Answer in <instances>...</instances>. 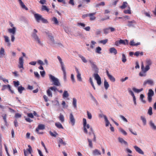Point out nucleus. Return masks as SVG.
<instances>
[{"label": "nucleus", "instance_id": "nucleus-1", "mask_svg": "<svg viewBox=\"0 0 156 156\" xmlns=\"http://www.w3.org/2000/svg\"><path fill=\"white\" fill-rule=\"evenodd\" d=\"M83 125L84 132L86 134L88 133L87 129H89L90 130L89 132L88 133L90 135L92 134L94 135V138L93 139V141L94 142H95L96 141V137L94 133L93 129L92 127H90V126L88 124H87V120L86 119H83Z\"/></svg>", "mask_w": 156, "mask_h": 156}, {"label": "nucleus", "instance_id": "nucleus-2", "mask_svg": "<svg viewBox=\"0 0 156 156\" xmlns=\"http://www.w3.org/2000/svg\"><path fill=\"white\" fill-rule=\"evenodd\" d=\"M145 66L144 67L143 62H142L141 65V68L144 71H148L150 69V66L152 64V60L149 58L146 59L145 61Z\"/></svg>", "mask_w": 156, "mask_h": 156}, {"label": "nucleus", "instance_id": "nucleus-3", "mask_svg": "<svg viewBox=\"0 0 156 156\" xmlns=\"http://www.w3.org/2000/svg\"><path fill=\"white\" fill-rule=\"evenodd\" d=\"M16 27L13 24L10 23V34H12L11 36V41L12 42L15 41L14 36L16 34Z\"/></svg>", "mask_w": 156, "mask_h": 156}, {"label": "nucleus", "instance_id": "nucleus-4", "mask_svg": "<svg viewBox=\"0 0 156 156\" xmlns=\"http://www.w3.org/2000/svg\"><path fill=\"white\" fill-rule=\"evenodd\" d=\"M34 17L36 21L38 23L40 22L41 21L44 23H48V21L43 18L41 15L39 14H35Z\"/></svg>", "mask_w": 156, "mask_h": 156}, {"label": "nucleus", "instance_id": "nucleus-5", "mask_svg": "<svg viewBox=\"0 0 156 156\" xmlns=\"http://www.w3.org/2000/svg\"><path fill=\"white\" fill-rule=\"evenodd\" d=\"M49 77L53 83V84L56 86H59L60 85L59 80L51 74L49 75Z\"/></svg>", "mask_w": 156, "mask_h": 156}, {"label": "nucleus", "instance_id": "nucleus-6", "mask_svg": "<svg viewBox=\"0 0 156 156\" xmlns=\"http://www.w3.org/2000/svg\"><path fill=\"white\" fill-rule=\"evenodd\" d=\"M32 36L34 39V41H35L36 43L40 45H42V43L40 39L36 34H35V33H33Z\"/></svg>", "mask_w": 156, "mask_h": 156}, {"label": "nucleus", "instance_id": "nucleus-7", "mask_svg": "<svg viewBox=\"0 0 156 156\" xmlns=\"http://www.w3.org/2000/svg\"><path fill=\"white\" fill-rule=\"evenodd\" d=\"M147 94L148 101L149 103H151L152 101V97L154 95V92L152 89H149Z\"/></svg>", "mask_w": 156, "mask_h": 156}, {"label": "nucleus", "instance_id": "nucleus-8", "mask_svg": "<svg viewBox=\"0 0 156 156\" xmlns=\"http://www.w3.org/2000/svg\"><path fill=\"white\" fill-rule=\"evenodd\" d=\"M24 59L23 57H20L19 58L18 67L19 69H24Z\"/></svg>", "mask_w": 156, "mask_h": 156}, {"label": "nucleus", "instance_id": "nucleus-9", "mask_svg": "<svg viewBox=\"0 0 156 156\" xmlns=\"http://www.w3.org/2000/svg\"><path fill=\"white\" fill-rule=\"evenodd\" d=\"M47 36L48 40L49 43L51 45H53L54 44V37L51 34L48 33L47 34Z\"/></svg>", "mask_w": 156, "mask_h": 156}, {"label": "nucleus", "instance_id": "nucleus-10", "mask_svg": "<svg viewBox=\"0 0 156 156\" xmlns=\"http://www.w3.org/2000/svg\"><path fill=\"white\" fill-rule=\"evenodd\" d=\"M69 123L72 126H74L75 123V120L73 113H70L69 115Z\"/></svg>", "mask_w": 156, "mask_h": 156}, {"label": "nucleus", "instance_id": "nucleus-11", "mask_svg": "<svg viewBox=\"0 0 156 156\" xmlns=\"http://www.w3.org/2000/svg\"><path fill=\"white\" fill-rule=\"evenodd\" d=\"M94 76L95 79L96 80L97 84L100 86L101 83V78L99 75L97 73L94 74Z\"/></svg>", "mask_w": 156, "mask_h": 156}, {"label": "nucleus", "instance_id": "nucleus-12", "mask_svg": "<svg viewBox=\"0 0 156 156\" xmlns=\"http://www.w3.org/2000/svg\"><path fill=\"white\" fill-rule=\"evenodd\" d=\"M123 44L124 45H127L128 44V41L127 40H123L120 39L119 41H117L115 42V44L119 46L120 44Z\"/></svg>", "mask_w": 156, "mask_h": 156}, {"label": "nucleus", "instance_id": "nucleus-13", "mask_svg": "<svg viewBox=\"0 0 156 156\" xmlns=\"http://www.w3.org/2000/svg\"><path fill=\"white\" fill-rule=\"evenodd\" d=\"M57 58L59 62V63L60 64L61 69L63 70L64 69H65L66 68L65 67V65L63 62L62 60V58L59 56H57Z\"/></svg>", "mask_w": 156, "mask_h": 156}, {"label": "nucleus", "instance_id": "nucleus-14", "mask_svg": "<svg viewBox=\"0 0 156 156\" xmlns=\"http://www.w3.org/2000/svg\"><path fill=\"white\" fill-rule=\"evenodd\" d=\"M45 129V126L44 125L40 124L38 125L36 129V131L39 134H42V133L39 132V130H43Z\"/></svg>", "mask_w": 156, "mask_h": 156}, {"label": "nucleus", "instance_id": "nucleus-15", "mask_svg": "<svg viewBox=\"0 0 156 156\" xmlns=\"http://www.w3.org/2000/svg\"><path fill=\"white\" fill-rule=\"evenodd\" d=\"M75 70L76 71L77 74L76 75V77L78 80L80 81H82V78L81 77V74L80 73L79 69L76 67L75 68Z\"/></svg>", "mask_w": 156, "mask_h": 156}, {"label": "nucleus", "instance_id": "nucleus-16", "mask_svg": "<svg viewBox=\"0 0 156 156\" xmlns=\"http://www.w3.org/2000/svg\"><path fill=\"white\" fill-rule=\"evenodd\" d=\"M147 84L153 85L154 84V82L152 80L148 79L145 81L143 83V85L144 86H145Z\"/></svg>", "mask_w": 156, "mask_h": 156}, {"label": "nucleus", "instance_id": "nucleus-17", "mask_svg": "<svg viewBox=\"0 0 156 156\" xmlns=\"http://www.w3.org/2000/svg\"><path fill=\"white\" fill-rule=\"evenodd\" d=\"M149 124L151 128L154 130H156V125H155L154 123L153 122L152 120H150L149 122Z\"/></svg>", "mask_w": 156, "mask_h": 156}, {"label": "nucleus", "instance_id": "nucleus-18", "mask_svg": "<svg viewBox=\"0 0 156 156\" xmlns=\"http://www.w3.org/2000/svg\"><path fill=\"white\" fill-rule=\"evenodd\" d=\"M90 63L91 64V66L92 68L94 69L95 71L96 72H97L98 71V69L97 68V66L95 64L94 62L92 61L91 60H89V61Z\"/></svg>", "mask_w": 156, "mask_h": 156}, {"label": "nucleus", "instance_id": "nucleus-19", "mask_svg": "<svg viewBox=\"0 0 156 156\" xmlns=\"http://www.w3.org/2000/svg\"><path fill=\"white\" fill-rule=\"evenodd\" d=\"M96 13H90L86 15V16H88L90 17V20L92 21L95 20L96 17L94 16Z\"/></svg>", "mask_w": 156, "mask_h": 156}, {"label": "nucleus", "instance_id": "nucleus-20", "mask_svg": "<svg viewBox=\"0 0 156 156\" xmlns=\"http://www.w3.org/2000/svg\"><path fill=\"white\" fill-rule=\"evenodd\" d=\"M136 24V22L134 20L128 21L127 26L129 27H134L135 25Z\"/></svg>", "mask_w": 156, "mask_h": 156}, {"label": "nucleus", "instance_id": "nucleus-21", "mask_svg": "<svg viewBox=\"0 0 156 156\" xmlns=\"http://www.w3.org/2000/svg\"><path fill=\"white\" fill-rule=\"evenodd\" d=\"M133 147L135 149L136 151L139 154L142 155H143L144 154V152L143 151L138 147L135 146Z\"/></svg>", "mask_w": 156, "mask_h": 156}, {"label": "nucleus", "instance_id": "nucleus-22", "mask_svg": "<svg viewBox=\"0 0 156 156\" xmlns=\"http://www.w3.org/2000/svg\"><path fill=\"white\" fill-rule=\"evenodd\" d=\"M106 74L110 80L113 82L115 81V78L112 75H110L108 71H106Z\"/></svg>", "mask_w": 156, "mask_h": 156}, {"label": "nucleus", "instance_id": "nucleus-23", "mask_svg": "<svg viewBox=\"0 0 156 156\" xmlns=\"http://www.w3.org/2000/svg\"><path fill=\"white\" fill-rule=\"evenodd\" d=\"M22 8L26 10H28V8L25 6L21 0H18Z\"/></svg>", "mask_w": 156, "mask_h": 156}, {"label": "nucleus", "instance_id": "nucleus-24", "mask_svg": "<svg viewBox=\"0 0 156 156\" xmlns=\"http://www.w3.org/2000/svg\"><path fill=\"white\" fill-rule=\"evenodd\" d=\"M92 153L93 155L94 156L100 155L101 154L100 151L97 149L94 150Z\"/></svg>", "mask_w": 156, "mask_h": 156}, {"label": "nucleus", "instance_id": "nucleus-25", "mask_svg": "<svg viewBox=\"0 0 156 156\" xmlns=\"http://www.w3.org/2000/svg\"><path fill=\"white\" fill-rule=\"evenodd\" d=\"M118 140L119 142L121 144H123L126 145H128V143L127 142L125 141L123 138L120 137H119Z\"/></svg>", "mask_w": 156, "mask_h": 156}, {"label": "nucleus", "instance_id": "nucleus-26", "mask_svg": "<svg viewBox=\"0 0 156 156\" xmlns=\"http://www.w3.org/2000/svg\"><path fill=\"white\" fill-rule=\"evenodd\" d=\"M128 6H129L127 3L126 2H123L122 5L120 6L119 8L122 9H124L126 7H128Z\"/></svg>", "mask_w": 156, "mask_h": 156}, {"label": "nucleus", "instance_id": "nucleus-27", "mask_svg": "<svg viewBox=\"0 0 156 156\" xmlns=\"http://www.w3.org/2000/svg\"><path fill=\"white\" fill-rule=\"evenodd\" d=\"M109 51L110 53H113L115 55H116L117 53V51L116 50L114 47L110 48L109 49Z\"/></svg>", "mask_w": 156, "mask_h": 156}, {"label": "nucleus", "instance_id": "nucleus-28", "mask_svg": "<svg viewBox=\"0 0 156 156\" xmlns=\"http://www.w3.org/2000/svg\"><path fill=\"white\" fill-rule=\"evenodd\" d=\"M141 70L142 71V72H140L139 73V75L140 76H146V73L147 71H145L144 70H143V69L142 68H141Z\"/></svg>", "mask_w": 156, "mask_h": 156}, {"label": "nucleus", "instance_id": "nucleus-29", "mask_svg": "<svg viewBox=\"0 0 156 156\" xmlns=\"http://www.w3.org/2000/svg\"><path fill=\"white\" fill-rule=\"evenodd\" d=\"M140 44V42L135 43L133 40H132L130 42V45L132 46H137Z\"/></svg>", "mask_w": 156, "mask_h": 156}, {"label": "nucleus", "instance_id": "nucleus-30", "mask_svg": "<svg viewBox=\"0 0 156 156\" xmlns=\"http://www.w3.org/2000/svg\"><path fill=\"white\" fill-rule=\"evenodd\" d=\"M87 140L89 147L90 148H92L93 147V145L92 140L89 138H87Z\"/></svg>", "mask_w": 156, "mask_h": 156}, {"label": "nucleus", "instance_id": "nucleus-31", "mask_svg": "<svg viewBox=\"0 0 156 156\" xmlns=\"http://www.w3.org/2000/svg\"><path fill=\"white\" fill-rule=\"evenodd\" d=\"M104 86L105 89L106 90H107L109 87V85L108 82L106 80H105L104 81Z\"/></svg>", "mask_w": 156, "mask_h": 156}, {"label": "nucleus", "instance_id": "nucleus-32", "mask_svg": "<svg viewBox=\"0 0 156 156\" xmlns=\"http://www.w3.org/2000/svg\"><path fill=\"white\" fill-rule=\"evenodd\" d=\"M18 90L20 94H22L23 91L25 90V88L22 86H20L18 87Z\"/></svg>", "mask_w": 156, "mask_h": 156}, {"label": "nucleus", "instance_id": "nucleus-33", "mask_svg": "<svg viewBox=\"0 0 156 156\" xmlns=\"http://www.w3.org/2000/svg\"><path fill=\"white\" fill-rule=\"evenodd\" d=\"M123 12L125 14H131V12L130 6H128V9L127 10H124L123 11Z\"/></svg>", "mask_w": 156, "mask_h": 156}, {"label": "nucleus", "instance_id": "nucleus-34", "mask_svg": "<svg viewBox=\"0 0 156 156\" xmlns=\"http://www.w3.org/2000/svg\"><path fill=\"white\" fill-rule=\"evenodd\" d=\"M76 102L77 100L76 98H73V107L75 108H77Z\"/></svg>", "mask_w": 156, "mask_h": 156}, {"label": "nucleus", "instance_id": "nucleus-35", "mask_svg": "<svg viewBox=\"0 0 156 156\" xmlns=\"http://www.w3.org/2000/svg\"><path fill=\"white\" fill-rule=\"evenodd\" d=\"M69 96V94L68 91L66 90H65L62 95L63 98H68Z\"/></svg>", "mask_w": 156, "mask_h": 156}, {"label": "nucleus", "instance_id": "nucleus-36", "mask_svg": "<svg viewBox=\"0 0 156 156\" xmlns=\"http://www.w3.org/2000/svg\"><path fill=\"white\" fill-rule=\"evenodd\" d=\"M51 21L54 22V23L55 24H58V21L57 18L55 17H53L51 19Z\"/></svg>", "mask_w": 156, "mask_h": 156}, {"label": "nucleus", "instance_id": "nucleus-37", "mask_svg": "<svg viewBox=\"0 0 156 156\" xmlns=\"http://www.w3.org/2000/svg\"><path fill=\"white\" fill-rule=\"evenodd\" d=\"M59 120L62 122H63L64 121V116L63 115L60 113L58 117Z\"/></svg>", "mask_w": 156, "mask_h": 156}, {"label": "nucleus", "instance_id": "nucleus-38", "mask_svg": "<svg viewBox=\"0 0 156 156\" xmlns=\"http://www.w3.org/2000/svg\"><path fill=\"white\" fill-rule=\"evenodd\" d=\"M101 48L100 47L98 46L96 48L95 52L98 54H100L101 53Z\"/></svg>", "mask_w": 156, "mask_h": 156}, {"label": "nucleus", "instance_id": "nucleus-39", "mask_svg": "<svg viewBox=\"0 0 156 156\" xmlns=\"http://www.w3.org/2000/svg\"><path fill=\"white\" fill-rule=\"evenodd\" d=\"M63 72V79L65 81H66V69H64L63 70H62Z\"/></svg>", "mask_w": 156, "mask_h": 156}, {"label": "nucleus", "instance_id": "nucleus-40", "mask_svg": "<svg viewBox=\"0 0 156 156\" xmlns=\"http://www.w3.org/2000/svg\"><path fill=\"white\" fill-rule=\"evenodd\" d=\"M96 42L94 41H91V44H90V48L92 49H93L95 47V45L96 44Z\"/></svg>", "mask_w": 156, "mask_h": 156}, {"label": "nucleus", "instance_id": "nucleus-41", "mask_svg": "<svg viewBox=\"0 0 156 156\" xmlns=\"http://www.w3.org/2000/svg\"><path fill=\"white\" fill-rule=\"evenodd\" d=\"M140 119L142 120L143 125L145 126L146 124V120L144 116H141Z\"/></svg>", "mask_w": 156, "mask_h": 156}, {"label": "nucleus", "instance_id": "nucleus-42", "mask_svg": "<svg viewBox=\"0 0 156 156\" xmlns=\"http://www.w3.org/2000/svg\"><path fill=\"white\" fill-rule=\"evenodd\" d=\"M55 126L59 129H63V127L62 124L59 122H56L55 123Z\"/></svg>", "mask_w": 156, "mask_h": 156}, {"label": "nucleus", "instance_id": "nucleus-43", "mask_svg": "<svg viewBox=\"0 0 156 156\" xmlns=\"http://www.w3.org/2000/svg\"><path fill=\"white\" fill-rule=\"evenodd\" d=\"M79 57L81 58L82 61L84 63H86L87 62V60L85 58L81 55H79Z\"/></svg>", "mask_w": 156, "mask_h": 156}, {"label": "nucleus", "instance_id": "nucleus-44", "mask_svg": "<svg viewBox=\"0 0 156 156\" xmlns=\"http://www.w3.org/2000/svg\"><path fill=\"white\" fill-rule=\"evenodd\" d=\"M133 90L135 92L138 93L142 91L143 90V89L142 88H141L140 89H136L135 87H134L133 88Z\"/></svg>", "mask_w": 156, "mask_h": 156}, {"label": "nucleus", "instance_id": "nucleus-45", "mask_svg": "<svg viewBox=\"0 0 156 156\" xmlns=\"http://www.w3.org/2000/svg\"><path fill=\"white\" fill-rule=\"evenodd\" d=\"M77 26L84 28L85 27V24L83 23H81L80 22H78L77 24Z\"/></svg>", "mask_w": 156, "mask_h": 156}, {"label": "nucleus", "instance_id": "nucleus-46", "mask_svg": "<svg viewBox=\"0 0 156 156\" xmlns=\"http://www.w3.org/2000/svg\"><path fill=\"white\" fill-rule=\"evenodd\" d=\"M105 122L106 124L105 126H108L109 125H110V126H111V124H110V123L107 117H105Z\"/></svg>", "mask_w": 156, "mask_h": 156}, {"label": "nucleus", "instance_id": "nucleus-47", "mask_svg": "<svg viewBox=\"0 0 156 156\" xmlns=\"http://www.w3.org/2000/svg\"><path fill=\"white\" fill-rule=\"evenodd\" d=\"M122 61L125 63L126 61V57L124 54H122Z\"/></svg>", "mask_w": 156, "mask_h": 156}, {"label": "nucleus", "instance_id": "nucleus-48", "mask_svg": "<svg viewBox=\"0 0 156 156\" xmlns=\"http://www.w3.org/2000/svg\"><path fill=\"white\" fill-rule=\"evenodd\" d=\"M49 133L51 136L55 137H56L58 135V134L56 132H55L54 133H53L51 131H49Z\"/></svg>", "mask_w": 156, "mask_h": 156}, {"label": "nucleus", "instance_id": "nucleus-49", "mask_svg": "<svg viewBox=\"0 0 156 156\" xmlns=\"http://www.w3.org/2000/svg\"><path fill=\"white\" fill-rule=\"evenodd\" d=\"M16 52L12 51L11 53V58L12 59L15 58L16 57Z\"/></svg>", "mask_w": 156, "mask_h": 156}, {"label": "nucleus", "instance_id": "nucleus-50", "mask_svg": "<svg viewBox=\"0 0 156 156\" xmlns=\"http://www.w3.org/2000/svg\"><path fill=\"white\" fill-rule=\"evenodd\" d=\"M47 93L49 97H52V94L51 91V90L50 89H48V90H47Z\"/></svg>", "mask_w": 156, "mask_h": 156}, {"label": "nucleus", "instance_id": "nucleus-51", "mask_svg": "<svg viewBox=\"0 0 156 156\" xmlns=\"http://www.w3.org/2000/svg\"><path fill=\"white\" fill-rule=\"evenodd\" d=\"M152 108L151 107H150L149 109L148 110L147 113L150 115H151L152 114Z\"/></svg>", "mask_w": 156, "mask_h": 156}, {"label": "nucleus", "instance_id": "nucleus-52", "mask_svg": "<svg viewBox=\"0 0 156 156\" xmlns=\"http://www.w3.org/2000/svg\"><path fill=\"white\" fill-rule=\"evenodd\" d=\"M87 113L88 118L89 119H91L92 118L91 114L88 111H87Z\"/></svg>", "mask_w": 156, "mask_h": 156}, {"label": "nucleus", "instance_id": "nucleus-53", "mask_svg": "<svg viewBox=\"0 0 156 156\" xmlns=\"http://www.w3.org/2000/svg\"><path fill=\"white\" fill-rule=\"evenodd\" d=\"M103 32L105 34H107L109 32V27H107L103 29Z\"/></svg>", "mask_w": 156, "mask_h": 156}, {"label": "nucleus", "instance_id": "nucleus-54", "mask_svg": "<svg viewBox=\"0 0 156 156\" xmlns=\"http://www.w3.org/2000/svg\"><path fill=\"white\" fill-rule=\"evenodd\" d=\"M108 41V39H106L105 40L100 41H99V42L100 43H101L104 44H105Z\"/></svg>", "mask_w": 156, "mask_h": 156}, {"label": "nucleus", "instance_id": "nucleus-55", "mask_svg": "<svg viewBox=\"0 0 156 156\" xmlns=\"http://www.w3.org/2000/svg\"><path fill=\"white\" fill-rule=\"evenodd\" d=\"M142 13L144 14L145 15V16L149 18L151 17V16L149 12L144 11L142 12Z\"/></svg>", "mask_w": 156, "mask_h": 156}, {"label": "nucleus", "instance_id": "nucleus-56", "mask_svg": "<svg viewBox=\"0 0 156 156\" xmlns=\"http://www.w3.org/2000/svg\"><path fill=\"white\" fill-rule=\"evenodd\" d=\"M70 78L73 83H74L76 82V81L74 78V76L73 74H71Z\"/></svg>", "mask_w": 156, "mask_h": 156}, {"label": "nucleus", "instance_id": "nucleus-57", "mask_svg": "<svg viewBox=\"0 0 156 156\" xmlns=\"http://www.w3.org/2000/svg\"><path fill=\"white\" fill-rule=\"evenodd\" d=\"M128 90L129 94H130L132 96L133 95H134V94L133 92L131 90V88H128Z\"/></svg>", "mask_w": 156, "mask_h": 156}, {"label": "nucleus", "instance_id": "nucleus-58", "mask_svg": "<svg viewBox=\"0 0 156 156\" xmlns=\"http://www.w3.org/2000/svg\"><path fill=\"white\" fill-rule=\"evenodd\" d=\"M42 10H46L47 12H48L49 11V9L47 8V6L44 5H43L42 6Z\"/></svg>", "mask_w": 156, "mask_h": 156}, {"label": "nucleus", "instance_id": "nucleus-59", "mask_svg": "<svg viewBox=\"0 0 156 156\" xmlns=\"http://www.w3.org/2000/svg\"><path fill=\"white\" fill-rule=\"evenodd\" d=\"M6 89H8L9 90H10V85H4L3 87L2 90H4Z\"/></svg>", "mask_w": 156, "mask_h": 156}, {"label": "nucleus", "instance_id": "nucleus-60", "mask_svg": "<svg viewBox=\"0 0 156 156\" xmlns=\"http://www.w3.org/2000/svg\"><path fill=\"white\" fill-rule=\"evenodd\" d=\"M34 74L35 77L39 79L40 78V76L38 73L37 72L35 71L34 72Z\"/></svg>", "mask_w": 156, "mask_h": 156}, {"label": "nucleus", "instance_id": "nucleus-61", "mask_svg": "<svg viewBox=\"0 0 156 156\" xmlns=\"http://www.w3.org/2000/svg\"><path fill=\"white\" fill-rule=\"evenodd\" d=\"M49 89H50L51 90H53L55 92L58 90L57 88L55 86L51 87Z\"/></svg>", "mask_w": 156, "mask_h": 156}, {"label": "nucleus", "instance_id": "nucleus-62", "mask_svg": "<svg viewBox=\"0 0 156 156\" xmlns=\"http://www.w3.org/2000/svg\"><path fill=\"white\" fill-rule=\"evenodd\" d=\"M62 105L63 108H67L68 105H66V103L65 101H62Z\"/></svg>", "mask_w": 156, "mask_h": 156}, {"label": "nucleus", "instance_id": "nucleus-63", "mask_svg": "<svg viewBox=\"0 0 156 156\" xmlns=\"http://www.w3.org/2000/svg\"><path fill=\"white\" fill-rule=\"evenodd\" d=\"M119 131L124 135H127V133L122 128H120L119 129Z\"/></svg>", "mask_w": 156, "mask_h": 156}, {"label": "nucleus", "instance_id": "nucleus-64", "mask_svg": "<svg viewBox=\"0 0 156 156\" xmlns=\"http://www.w3.org/2000/svg\"><path fill=\"white\" fill-rule=\"evenodd\" d=\"M58 142L64 145H65L66 144V143L64 141H63V140L60 138H59V139L58 140Z\"/></svg>", "mask_w": 156, "mask_h": 156}]
</instances>
